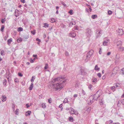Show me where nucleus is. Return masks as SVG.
<instances>
[{
	"instance_id": "1",
	"label": "nucleus",
	"mask_w": 124,
	"mask_h": 124,
	"mask_svg": "<svg viewBox=\"0 0 124 124\" xmlns=\"http://www.w3.org/2000/svg\"><path fill=\"white\" fill-rule=\"evenodd\" d=\"M64 79L63 77H59L54 78L51 82H49L48 84V86L49 88L55 89L56 90H61L64 87V85L61 84L60 81H62Z\"/></svg>"
},
{
	"instance_id": "2",
	"label": "nucleus",
	"mask_w": 124,
	"mask_h": 124,
	"mask_svg": "<svg viewBox=\"0 0 124 124\" xmlns=\"http://www.w3.org/2000/svg\"><path fill=\"white\" fill-rule=\"evenodd\" d=\"M100 92H99V90L96 93L94 94L93 96L92 95L90 97V98H93V99L91 100H90V103H92L94 101V100H97L98 99V98L101 95Z\"/></svg>"
},
{
	"instance_id": "3",
	"label": "nucleus",
	"mask_w": 124,
	"mask_h": 124,
	"mask_svg": "<svg viewBox=\"0 0 124 124\" xmlns=\"http://www.w3.org/2000/svg\"><path fill=\"white\" fill-rule=\"evenodd\" d=\"M86 33L87 37L89 38L90 37L92 34V32L91 29L89 28L86 29Z\"/></svg>"
},
{
	"instance_id": "4",
	"label": "nucleus",
	"mask_w": 124,
	"mask_h": 124,
	"mask_svg": "<svg viewBox=\"0 0 124 124\" xmlns=\"http://www.w3.org/2000/svg\"><path fill=\"white\" fill-rule=\"evenodd\" d=\"M93 51L92 50H90L87 53L86 55L87 59L85 60V61L87 62L92 55Z\"/></svg>"
},
{
	"instance_id": "5",
	"label": "nucleus",
	"mask_w": 124,
	"mask_h": 124,
	"mask_svg": "<svg viewBox=\"0 0 124 124\" xmlns=\"http://www.w3.org/2000/svg\"><path fill=\"white\" fill-rule=\"evenodd\" d=\"M22 13L23 12L21 10H20L17 9H16L15 10V16L16 17L22 14Z\"/></svg>"
},
{
	"instance_id": "6",
	"label": "nucleus",
	"mask_w": 124,
	"mask_h": 124,
	"mask_svg": "<svg viewBox=\"0 0 124 124\" xmlns=\"http://www.w3.org/2000/svg\"><path fill=\"white\" fill-rule=\"evenodd\" d=\"M119 43V44H117V46H119L120 47L118 48V49H120V51L121 52H123L124 51V47H121L122 45V43L121 41H119L117 42V43Z\"/></svg>"
},
{
	"instance_id": "7",
	"label": "nucleus",
	"mask_w": 124,
	"mask_h": 124,
	"mask_svg": "<svg viewBox=\"0 0 124 124\" xmlns=\"http://www.w3.org/2000/svg\"><path fill=\"white\" fill-rule=\"evenodd\" d=\"M102 30H98V31L97 32V35L96 36L97 38L100 37L101 35H102Z\"/></svg>"
},
{
	"instance_id": "8",
	"label": "nucleus",
	"mask_w": 124,
	"mask_h": 124,
	"mask_svg": "<svg viewBox=\"0 0 124 124\" xmlns=\"http://www.w3.org/2000/svg\"><path fill=\"white\" fill-rule=\"evenodd\" d=\"M76 36V33L73 32H71L69 34V36L72 38H74Z\"/></svg>"
},
{
	"instance_id": "9",
	"label": "nucleus",
	"mask_w": 124,
	"mask_h": 124,
	"mask_svg": "<svg viewBox=\"0 0 124 124\" xmlns=\"http://www.w3.org/2000/svg\"><path fill=\"white\" fill-rule=\"evenodd\" d=\"M117 31L119 35H121L124 34V31L122 29H118Z\"/></svg>"
},
{
	"instance_id": "10",
	"label": "nucleus",
	"mask_w": 124,
	"mask_h": 124,
	"mask_svg": "<svg viewBox=\"0 0 124 124\" xmlns=\"http://www.w3.org/2000/svg\"><path fill=\"white\" fill-rule=\"evenodd\" d=\"M109 40H105L103 42V45L105 46H107L109 43Z\"/></svg>"
},
{
	"instance_id": "11",
	"label": "nucleus",
	"mask_w": 124,
	"mask_h": 124,
	"mask_svg": "<svg viewBox=\"0 0 124 124\" xmlns=\"http://www.w3.org/2000/svg\"><path fill=\"white\" fill-rule=\"evenodd\" d=\"M62 76L64 77V79H63L62 81H60V83L61 84L63 85L64 84H65V83L66 82V80H67V79L66 80L65 79L64 80L65 78L63 76H61V77ZM59 77H61V76H60Z\"/></svg>"
},
{
	"instance_id": "12",
	"label": "nucleus",
	"mask_w": 124,
	"mask_h": 124,
	"mask_svg": "<svg viewBox=\"0 0 124 124\" xmlns=\"http://www.w3.org/2000/svg\"><path fill=\"white\" fill-rule=\"evenodd\" d=\"M81 73L80 74L83 75H86L87 73L86 72H85L83 69H82L80 70Z\"/></svg>"
},
{
	"instance_id": "13",
	"label": "nucleus",
	"mask_w": 124,
	"mask_h": 124,
	"mask_svg": "<svg viewBox=\"0 0 124 124\" xmlns=\"http://www.w3.org/2000/svg\"><path fill=\"white\" fill-rule=\"evenodd\" d=\"M2 101H5L7 99V97L5 95H2L1 97Z\"/></svg>"
},
{
	"instance_id": "14",
	"label": "nucleus",
	"mask_w": 124,
	"mask_h": 124,
	"mask_svg": "<svg viewBox=\"0 0 124 124\" xmlns=\"http://www.w3.org/2000/svg\"><path fill=\"white\" fill-rule=\"evenodd\" d=\"M31 113V111H28L26 112L25 113V115L26 116H28L30 115Z\"/></svg>"
},
{
	"instance_id": "15",
	"label": "nucleus",
	"mask_w": 124,
	"mask_h": 124,
	"mask_svg": "<svg viewBox=\"0 0 124 124\" xmlns=\"http://www.w3.org/2000/svg\"><path fill=\"white\" fill-rule=\"evenodd\" d=\"M33 86H34L33 84V83H31V84L30 85V87L29 88V89L30 90H31L32 89Z\"/></svg>"
},
{
	"instance_id": "16",
	"label": "nucleus",
	"mask_w": 124,
	"mask_h": 124,
	"mask_svg": "<svg viewBox=\"0 0 124 124\" xmlns=\"http://www.w3.org/2000/svg\"><path fill=\"white\" fill-rule=\"evenodd\" d=\"M12 39L11 38L8 39L7 41V44L8 45L10 44L11 42L12 41Z\"/></svg>"
},
{
	"instance_id": "17",
	"label": "nucleus",
	"mask_w": 124,
	"mask_h": 124,
	"mask_svg": "<svg viewBox=\"0 0 124 124\" xmlns=\"http://www.w3.org/2000/svg\"><path fill=\"white\" fill-rule=\"evenodd\" d=\"M76 24L75 22H70V23L69 27H71L73 25H75Z\"/></svg>"
},
{
	"instance_id": "18",
	"label": "nucleus",
	"mask_w": 124,
	"mask_h": 124,
	"mask_svg": "<svg viewBox=\"0 0 124 124\" xmlns=\"http://www.w3.org/2000/svg\"><path fill=\"white\" fill-rule=\"evenodd\" d=\"M46 103H42L40 105V106L43 108H45L46 107Z\"/></svg>"
},
{
	"instance_id": "19",
	"label": "nucleus",
	"mask_w": 124,
	"mask_h": 124,
	"mask_svg": "<svg viewBox=\"0 0 124 124\" xmlns=\"http://www.w3.org/2000/svg\"><path fill=\"white\" fill-rule=\"evenodd\" d=\"M94 69L96 70L99 71L100 70V68H98L97 65H96L95 66Z\"/></svg>"
},
{
	"instance_id": "20",
	"label": "nucleus",
	"mask_w": 124,
	"mask_h": 124,
	"mask_svg": "<svg viewBox=\"0 0 124 124\" xmlns=\"http://www.w3.org/2000/svg\"><path fill=\"white\" fill-rule=\"evenodd\" d=\"M17 31H23V29L21 27H19L18 28Z\"/></svg>"
},
{
	"instance_id": "21",
	"label": "nucleus",
	"mask_w": 124,
	"mask_h": 124,
	"mask_svg": "<svg viewBox=\"0 0 124 124\" xmlns=\"http://www.w3.org/2000/svg\"><path fill=\"white\" fill-rule=\"evenodd\" d=\"M6 21V18H4L1 19V22L2 23H5V21Z\"/></svg>"
},
{
	"instance_id": "22",
	"label": "nucleus",
	"mask_w": 124,
	"mask_h": 124,
	"mask_svg": "<svg viewBox=\"0 0 124 124\" xmlns=\"http://www.w3.org/2000/svg\"><path fill=\"white\" fill-rule=\"evenodd\" d=\"M7 82V80L6 79H4L3 82V85L5 86H6V84Z\"/></svg>"
},
{
	"instance_id": "23",
	"label": "nucleus",
	"mask_w": 124,
	"mask_h": 124,
	"mask_svg": "<svg viewBox=\"0 0 124 124\" xmlns=\"http://www.w3.org/2000/svg\"><path fill=\"white\" fill-rule=\"evenodd\" d=\"M19 109H16L15 112V114L17 115H18L19 114Z\"/></svg>"
},
{
	"instance_id": "24",
	"label": "nucleus",
	"mask_w": 124,
	"mask_h": 124,
	"mask_svg": "<svg viewBox=\"0 0 124 124\" xmlns=\"http://www.w3.org/2000/svg\"><path fill=\"white\" fill-rule=\"evenodd\" d=\"M35 78V76H33L32 78L31 79V82L32 83H33V82L34 81V79Z\"/></svg>"
},
{
	"instance_id": "25",
	"label": "nucleus",
	"mask_w": 124,
	"mask_h": 124,
	"mask_svg": "<svg viewBox=\"0 0 124 124\" xmlns=\"http://www.w3.org/2000/svg\"><path fill=\"white\" fill-rule=\"evenodd\" d=\"M4 25H2L1 27L0 30L2 32H3L4 31Z\"/></svg>"
},
{
	"instance_id": "26",
	"label": "nucleus",
	"mask_w": 124,
	"mask_h": 124,
	"mask_svg": "<svg viewBox=\"0 0 124 124\" xmlns=\"http://www.w3.org/2000/svg\"><path fill=\"white\" fill-rule=\"evenodd\" d=\"M73 118L72 117H70L69 118V121L71 122L73 121Z\"/></svg>"
},
{
	"instance_id": "27",
	"label": "nucleus",
	"mask_w": 124,
	"mask_h": 124,
	"mask_svg": "<svg viewBox=\"0 0 124 124\" xmlns=\"http://www.w3.org/2000/svg\"><path fill=\"white\" fill-rule=\"evenodd\" d=\"M97 17V16L96 15H93L92 16V18L93 19L96 18Z\"/></svg>"
},
{
	"instance_id": "28",
	"label": "nucleus",
	"mask_w": 124,
	"mask_h": 124,
	"mask_svg": "<svg viewBox=\"0 0 124 124\" xmlns=\"http://www.w3.org/2000/svg\"><path fill=\"white\" fill-rule=\"evenodd\" d=\"M71 110L70 111V113L72 114H74L75 112V110L74 109H71Z\"/></svg>"
},
{
	"instance_id": "29",
	"label": "nucleus",
	"mask_w": 124,
	"mask_h": 124,
	"mask_svg": "<svg viewBox=\"0 0 124 124\" xmlns=\"http://www.w3.org/2000/svg\"><path fill=\"white\" fill-rule=\"evenodd\" d=\"M22 41V39L21 38H19L17 39V41L18 43Z\"/></svg>"
},
{
	"instance_id": "30",
	"label": "nucleus",
	"mask_w": 124,
	"mask_h": 124,
	"mask_svg": "<svg viewBox=\"0 0 124 124\" xmlns=\"http://www.w3.org/2000/svg\"><path fill=\"white\" fill-rule=\"evenodd\" d=\"M31 33L33 35H35L36 33L35 30H34L33 31H31Z\"/></svg>"
},
{
	"instance_id": "31",
	"label": "nucleus",
	"mask_w": 124,
	"mask_h": 124,
	"mask_svg": "<svg viewBox=\"0 0 124 124\" xmlns=\"http://www.w3.org/2000/svg\"><path fill=\"white\" fill-rule=\"evenodd\" d=\"M5 52L3 50L1 51L0 52L2 56L4 55H5V54L4 53Z\"/></svg>"
},
{
	"instance_id": "32",
	"label": "nucleus",
	"mask_w": 124,
	"mask_h": 124,
	"mask_svg": "<svg viewBox=\"0 0 124 124\" xmlns=\"http://www.w3.org/2000/svg\"><path fill=\"white\" fill-rule=\"evenodd\" d=\"M68 99H67V98H65L64 100V101H63V103H68Z\"/></svg>"
},
{
	"instance_id": "33",
	"label": "nucleus",
	"mask_w": 124,
	"mask_h": 124,
	"mask_svg": "<svg viewBox=\"0 0 124 124\" xmlns=\"http://www.w3.org/2000/svg\"><path fill=\"white\" fill-rule=\"evenodd\" d=\"M120 102H121V103H122L124 105V99H122L120 101Z\"/></svg>"
},
{
	"instance_id": "34",
	"label": "nucleus",
	"mask_w": 124,
	"mask_h": 124,
	"mask_svg": "<svg viewBox=\"0 0 124 124\" xmlns=\"http://www.w3.org/2000/svg\"><path fill=\"white\" fill-rule=\"evenodd\" d=\"M15 105L14 103H12L11 105L12 108H15Z\"/></svg>"
},
{
	"instance_id": "35",
	"label": "nucleus",
	"mask_w": 124,
	"mask_h": 124,
	"mask_svg": "<svg viewBox=\"0 0 124 124\" xmlns=\"http://www.w3.org/2000/svg\"><path fill=\"white\" fill-rule=\"evenodd\" d=\"M92 85L91 84H90L88 86V88L89 89H90L91 90H92Z\"/></svg>"
},
{
	"instance_id": "36",
	"label": "nucleus",
	"mask_w": 124,
	"mask_h": 124,
	"mask_svg": "<svg viewBox=\"0 0 124 124\" xmlns=\"http://www.w3.org/2000/svg\"><path fill=\"white\" fill-rule=\"evenodd\" d=\"M52 102V100L51 98L49 99L48 100V102L49 103H51Z\"/></svg>"
},
{
	"instance_id": "37",
	"label": "nucleus",
	"mask_w": 124,
	"mask_h": 124,
	"mask_svg": "<svg viewBox=\"0 0 124 124\" xmlns=\"http://www.w3.org/2000/svg\"><path fill=\"white\" fill-rule=\"evenodd\" d=\"M29 38V36H25L23 38V39H27Z\"/></svg>"
},
{
	"instance_id": "38",
	"label": "nucleus",
	"mask_w": 124,
	"mask_h": 124,
	"mask_svg": "<svg viewBox=\"0 0 124 124\" xmlns=\"http://www.w3.org/2000/svg\"><path fill=\"white\" fill-rule=\"evenodd\" d=\"M15 82L17 83H18L19 82V80L17 78H15Z\"/></svg>"
},
{
	"instance_id": "39",
	"label": "nucleus",
	"mask_w": 124,
	"mask_h": 124,
	"mask_svg": "<svg viewBox=\"0 0 124 124\" xmlns=\"http://www.w3.org/2000/svg\"><path fill=\"white\" fill-rule=\"evenodd\" d=\"M121 70L122 71V74L123 75H124V68H122Z\"/></svg>"
},
{
	"instance_id": "40",
	"label": "nucleus",
	"mask_w": 124,
	"mask_h": 124,
	"mask_svg": "<svg viewBox=\"0 0 124 124\" xmlns=\"http://www.w3.org/2000/svg\"><path fill=\"white\" fill-rule=\"evenodd\" d=\"M18 75L20 77H21L23 76V75L20 72H18Z\"/></svg>"
},
{
	"instance_id": "41",
	"label": "nucleus",
	"mask_w": 124,
	"mask_h": 124,
	"mask_svg": "<svg viewBox=\"0 0 124 124\" xmlns=\"http://www.w3.org/2000/svg\"><path fill=\"white\" fill-rule=\"evenodd\" d=\"M108 14L110 15L112 14V11L110 10H109L108 11Z\"/></svg>"
},
{
	"instance_id": "42",
	"label": "nucleus",
	"mask_w": 124,
	"mask_h": 124,
	"mask_svg": "<svg viewBox=\"0 0 124 124\" xmlns=\"http://www.w3.org/2000/svg\"><path fill=\"white\" fill-rule=\"evenodd\" d=\"M116 56L117 59H119V55L118 54H117L116 55Z\"/></svg>"
},
{
	"instance_id": "43",
	"label": "nucleus",
	"mask_w": 124,
	"mask_h": 124,
	"mask_svg": "<svg viewBox=\"0 0 124 124\" xmlns=\"http://www.w3.org/2000/svg\"><path fill=\"white\" fill-rule=\"evenodd\" d=\"M82 93L83 95H85L86 94L85 92L83 90H82Z\"/></svg>"
},
{
	"instance_id": "44",
	"label": "nucleus",
	"mask_w": 124,
	"mask_h": 124,
	"mask_svg": "<svg viewBox=\"0 0 124 124\" xmlns=\"http://www.w3.org/2000/svg\"><path fill=\"white\" fill-rule=\"evenodd\" d=\"M97 75L99 78H100L101 76V75L100 73H98L97 74Z\"/></svg>"
},
{
	"instance_id": "45",
	"label": "nucleus",
	"mask_w": 124,
	"mask_h": 124,
	"mask_svg": "<svg viewBox=\"0 0 124 124\" xmlns=\"http://www.w3.org/2000/svg\"><path fill=\"white\" fill-rule=\"evenodd\" d=\"M5 72V70H2L1 72H0V73L1 74V75H2V74Z\"/></svg>"
},
{
	"instance_id": "46",
	"label": "nucleus",
	"mask_w": 124,
	"mask_h": 124,
	"mask_svg": "<svg viewBox=\"0 0 124 124\" xmlns=\"http://www.w3.org/2000/svg\"><path fill=\"white\" fill-rule=\"evenodd\" d=\"M73 11L72 10H71L69 11V13L71 15H72L73 14L72 13Z\"/></svg>"
},
{
	"instance_id": "47",
	"label": "nucleus",
	"mask_w": 124,
	"mask_h": 124,
	"mask_svg": "<svg viewBox=\"0 0 124 124\" xmlns=\"http://www.w3.org/2000/svg\"><path fill=\"white\" fill-rule=\"evenodd\" d=\"M115 87L114 86H112L111 88V90L113 91L114 90H115Z\"/></svg>"
},
{
	"instance_id": "48",
	"label": "nucleus",
	"mask_w": 124,
	"mask_h": 124,
	"mask_svg": "<svg viewBox=\"0 0 124 124\" xmlns=\"http://www.w3.org/2000/svg\"><path fill=\"white\" fill-rule=\"evenodd\" d=\"M65 55L67 56H68L69 55V54L68 52L67 51H65Z\"/></svg>"
},
{
	"instance_id": "49",
	"label": "nucleus",
	"mask_w": 124,
	"mask_h": 124,
	"mask_svg": "<svg viewBox=\"0 0 124 124\" xmlns=\"http://www.w3.org/2000/svg\"><path fill=\"white\" fill-rule=\"evenodd\" d=\"M36 40L37 41H38L39 42H40L41 41V40L39 39V38H37L36 39Z\"/></svg>"
},
{
	"instance_id": "50",
	"label": "nucleus",
	"mask_w": 124,
	"mask_h": 124,
	"mask_svg": "<svg viewBox=\"0 0 124 124\" xmlns=\"http://www.w3.org/2000/svg\"><path fill=\"white\" fill-rule=\"evenodd\" d=\"M45 79H46V78L44 77H43L42 78V80L45 83L46 81V80H45Z\"/></svg>"
},
{
	"instance_id": "51",
	"label": "nucleus",
	"mask_w": 124,
	"mask_h": 124,
	"mask_svg": "<svg viewBox=\"0 0 124 124\" xmlns=\"http://www.w3.org/2000/svg\"><path fill=\"white\" fill-rule=\"evenodd\" d=\"M30 62L32 63H33L34 62L33 60L32 59V58H31L30 60Z\"/></svg>"
},
{
	"instance_id": "52",
	"label": "nucleus",
	"mask_w": 124,
	"mask_h": 124,
	"mask_svg": "<svg viewBox=\"0 0 124 124\" xmlns=\"http://www.w3.org/2000/svg\"><path fill=\"white\" fill-rule=\"evenodd\" d=\"M78 114V112L77 111H75L74 113V114H75V115H77Z\"/></svg>"
},
{
	"instance_id": "53",
	"label": "nucleus",
	"mask_w": 124,
	"mask_h": 124,
	"mask_svg": "<svg viewBox=\"0 0 124 124\" xmlns=\"http://www.w3.org/2000/svg\"><path fill=\"white\" fill-rule=\"evenodd\" d=\"M89 8V11H90V12H91L92 11V9H91V7H88Z\"/></svg>"
},
{
	"instance_id": "54",
	"label": "nucleus",
	"mask_w": 124,
	"mask_h": 124,
	"mask_svg": "<svg viewBox=\"0 0 124 124\" xmlns=\"http://www.w3.org/2000/svg\"><path fill=\"white\" fill-rule=\"evenodd\" d=\"M61 3L63 5H64L65 7H66V4L63 2H62Z\"/></svg>"
},
{
	"instance_id": "55",
	"label": "nucleus",
	"mask_w": 124,
	"mask_h": 124,
	"mask_svg": "<svg viewBox=\"0 0 124 124\" xmlns=\"http://www.w3.org/2000/svg\"><path fill=\"white\" fill-rule=\"evenodd\" d=\"M26 106L27 108H28L30 106V105H29V104L28 103L26 104Z\"/></svg>"
},
{
	"instance_id": "56",
	"label": "nucleus",
	"mask_w": 124,
	"mask_h": 124,
	"mask_svg": "<svg viewBox=\"0 0 124 124\" xmlns=\"http://www.w3.org/2000/svg\"><path fill=\"white\" fill-rule=\"evenodd\" d=\"M62 104H61L59 106V107L60 108H63L62 107Z\"/></svg>"
},
{
	"instance_id": "57",
	"label": "nucleus",
	"mask_w": 124,
	"mask_h": 124,
	"mask_svg": "<svg viewBox=\"0 0 124 124\" xmlns=\"http://www.w3.org/2000/svg\"><path fill=\"white\" fill-rule=\"evenodd\" d=\"M21 1V2L23 3H24L25 2V0H20Z\"/></svg>"
},
{
	"instance_id": "58",
	"label": "nucleus",
	"mask_w": 124,
	"mask_h": 124,
	"mask_svg": "<svg viewBox=\"0 0 124 124\" xmlns=\"http://www.w3.org/2000/svg\"><path fill=\"white\" fill-rule=\"evenodd\" d=\"M86 109L85 111H88V112H90L91 111V109Z\"/></svg>"
},
{
	"instance_id": "59",
	"label": "nucleus",
	"mask_w": 124,
	"mask_h": 124,
	"mask_svg": "<svg viewBox=\"0 0 124 124\" xmlns=\"http://www.w3.org/2000/svg\"><path fill=\"white\" fill-rule=\"evenodd\" d=\"M120 101H119L118 103H117V106H118V107H119V106H120Z\"/></svg>"
},
{
	"instance_id": "60",
	"label": "nucleus",
	"mask_w": 124,
	"mask_h": 124,
	"mask_svg": "<svg viewBox=\"0 0 124 124\" xmlns=\"http://www.w3.org/2000/svg\"><path fill=\"white\" fill-rule=\"evenodd\" d=\"M85 11L89 13V9H88V8H86Z\"/></svg>"
},
{
	"instance_id": "61",
	"label": "nucleus",
	"mask_w": 124,
	"mask_h": 124,
	"mask_svg": "<svg viewBox=\"0 0 124 124\" xmlns=\"http://www.w3.org/2000/svg\"><path fill=\"white\" fill-rule=\"evenodd\" d=\"M106 78V77L105 75H104L103 76L102 78V79H105Z\"/></svg>"
},
{
	"instance_id": "62",
	"label": "nucleus",
	"mask_w": 124,
	"mask_h": 124,
	"mask_svg": "<svg viewBox=\"0 0 124 124\" xmlns=\"http://www.w3.org/2000/svg\"><path fill=\"white\" fill-rule=\"evenodd\" d=\"M33 57H35V58H37V55L36 54L33 55Z\"/></svg>"
},
{
	"instance_id": "63",
	"label": "nucleus",
	"mask_w": 124,
	"mask_h": 124,
	"mask_svg": "<svg viewBox=\"0 0 124 124\" xmlns=\"http://www.w3.org/2000/svg\"><path fill=\"white\" fill-rule=\"evenodd\" d=\"M44 25L43 26V27H46V23H45L44 24Z\"/></svg>"
},
{
	"instance_id": "64",
	"label": "nucleus",
	"mask_w": 124,
	"mask_h": 124,
	"mask_svg": "<svg viewBox=\"0 0 124 124\" xmlns=\"http://www.w3.org/2000/svg\"><path fill=\"white\" fill-rule=\"evenodd\" d=\"M113 121L112 120H110L109 121V124H111L113 123Z\"/></svg>"
}]
</instances>
